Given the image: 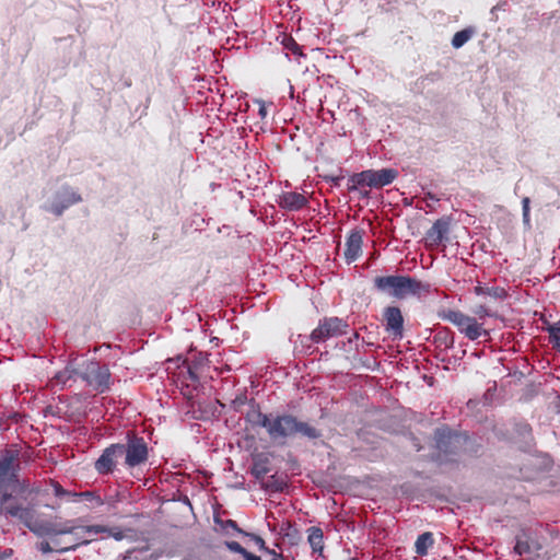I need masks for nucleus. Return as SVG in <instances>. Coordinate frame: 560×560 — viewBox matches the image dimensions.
<instances>
[{
	"label": "nucleus",
	"mask_w": 560,
	"mask_h": 560,
	"mask_svg": "<svg viewBox=\"0 0 560 560\" xmlns=\"http://www.w3.org/2000/svg\"><path fill=\"white\" fill-rule=\"evenodd\" d=\"M265 429L273 441H285L287 439L296 435L308 440H316L322 436V432L318 429L307 422L300 421L296 417L288 413H270Z\"/></svg>",
	"instance_id": "f257e3e1"
},
{
	"label": "nucleus",
	"mask_w": 560,
	"mask_h": 560,
	"mask_svg": "<svg viewBox=\"0 0 560 560\" xmlns=\"http://www.w3.org/2000/svg\"><path fill=\"white\" fill-rule=\"evenodd\" d=\"M374 287L377 291L402 300L409 295L421 296L429 293L430 284L409 276H385L374 279Z\"/></svg>",
	"instance_id": "f03ea898"
},
{
	"label": "nucleus",
	"mask_w": 560,
	"mask_h": 560,
	"mask_svg": "<svg viewBox=\"0 0 560 560\" xmlns=\"http://www.w3.org/2000/svg\"><path fill=\"white\" fill-rule=\"evenodd\" d=\"M398 176L395 168L366 170L355 173L348 179V190L357 191L361 198H369L370 191L363 187L383 188L392 184Z\"/></svg>",
	"instance_id": "7ed1b4c3"
},
{
	"label": "nucleus",
	"mask_w": 560,
	"mask_h": 560,
	"mask_svg": "<svg viewBox=\"0 0 560 560\" xmlns=\"http://www.w3.org/2000/svg\"><path fill=\"white\" fill-rule=\"evenodd\" d=\"M26 494L19 495L15 492H5L0 497V512L7 518L18 520L25 527L36 515V504L33 502H23L18 497L26 500Z\"/></svg>",
	"instance_id": "20e7f679"
},
{
	"label": "nucleus",
	"mask_w": 560,
	"mask_h": 560,
	"mask_svg": "<svg viewBox=\"0 0 560 560\" xmlns=\"http://www.w3.org/2000/svg\"><path fill=\"white\" fill-rule=\"evenodd\" d=\"M18 468L19 465L15 464L13 455H7L0 459V497L5 492H15L19 495L34 492L25 480H20Z\"/></svg>",
	"instance_id": "39448f33"
},
{
	"label": "nucleus",
	"mask_w": 560,
	"mask_h": 560,
	"mask_svg": "<svg viewBox=\"0 0 560 560\" xmlns=\"http://www.w3.org/2000/svg\"><path fill=\"white\" fill-rule=\"evenodd\" d=\"M125 440L126 441L124 443H119L124 465L131 469L147 463L149 458V448L144 439L133 432H127Z\"/></svg>",
	"instance_id": "423d86ee"
},
{
	"label": "nucleus",
	"mask_w": 560,
	"mask_h": 560,
	"mask_svg": "<svg viewBox=\"0 0 560 560\" xmlns=\"http://www.w3.org/2000/svg\"><path fill=\"white\" fill-rule=\"evenodd\" d=\"M83 382L100 394L109 392L113 384L109 368L96 360L86 359L85 368H83Z\"/></svg>",
	"instance_id": "0eeeda50"
},
{
	"label": "nucleus",
	"mask_w": 560,
	"mask_h": 560,
	"mask_svg": "<svg viewBox=\"0 0 560 560\" xmlns=\"http://www.w3.org/2000/svg\"><path fill=\"white\" fill-rule=\"evenodd\" d=\"M440 317L455 325L458 330L464 334L468 339L476 340L481 335H488V331L477 323L475 317L465 315L459 311L447 310L440 314Z\"/></svg>",
	"instance_id": "6e6552de"
},
{
	"label": "nucleus",
	"mask_w": 560,
	"mask_h": 560,
	"mask_svg": "<svg viewBox=\"0 0 560 560\" xmlns=\"http://www.w3.org/2000/svg\"><path fill=\"white\" fill-rule=\"evenodd\" d=\"M349 325L339 317H325L319 320L318 326L311 332V340L314 343H322L330 338L347 334Z\"/></svg>",
	"instance_id": "1a4fd4ad"
},
{
	"label": "nucleus",
	"mask_w": 560,
	"mask_h": 560,
	"mask_svg": "<svg viewBox=\"0 0 560 560\" xmlns=\"http://www.w3.org/2000/svg\"><path fill=\"white\" fill-rule=\"evenodd\" d=\"M435 447L444 455L456 454L467 442V436L452 432L447 428H438L434 432Z\"/></svg>",
	"instance_id": "9d476101"
},
{
	"label": "nucleus",
	"mask_w": 560,
	"mask_h": 560,
	"mask_svg": "<svg viewBox=\"0 0 560 560\" xmlns=\"http://www.w3.org/2000/svg\"><path fill=\"white\" fill-rule=\"evenodd\" d=\"M81 201V195L70 186L65 185L55 194L51 202L45 209L56 217H60L69 207Z\"/></svg>",
	"instance_id": "9b49d317"
},
{
	"label": "nucleus",
	"mask_w": 560,
	"mask_h": 560,
	"mask_svg": "<svg viewBox=\"0 0 560 560\" xmlns=\"http://www.w3.org/2000/svg\"><path fill=\"white\" fill-rule=\"evenodd\" d=\"M120 458H122L120 444H110L103 451L94 467L98 474L108 475L115 470Z\"/></svg>",
	"instance_id": "f8f14e48"
},
{
	"label": "nucleus",
	"mask_w": 560,
	"mask_h": 560,
	"mask_svg": "<svg viewBox=\"0 0 560 560\" xmlns=\"http://www.w3.org/2000/svg\"><path fill=\"white\" fill-rule=\"evenodd\" d=\"M384 320L386 330L390 332L394 339H401L404 336V317L397 306H387L384 310Z\"/></svg>",
	"instance_id": "ddd939ff"
},
{
	"label": "nucleus",
	"mask_w": 560,
	"mask_h": 560,
	"mask_svg": "<svg viewBox=\"0 0 560 560\" xmlns=\"http://www.w3.org/2000/svg\"><path fill=\"white\" fill-rule=\"evenodd\" d=\"M363 232L353 230L347 237L345 258L348 264L355 261L362 253Z\"/></svg>",
	"instance_id": "4468645a"
},
{
	"label": "nucleus",
	"mask_w": 560,
	"mask_h": 560,
	"mask_svg": "<svg viewBox=\"0 0 560 560\" xmlns=\"http://www.w3.org/2000/svg\"><path fill=\"white\" fill-rule=\"evenodd\" d=\"M450 231V223L445 219L436 220L427 232V240L431 245H439L446 238Z\"/></svg>",
	"instance_id": "2eb2a0df"
},
{
	"label": "nucleus",
	"mask_w": 560,
	"mask_h": 560,
	"mask_svg": "<svg viewBox=\"0 0 560 560\" xmlns=\"http://www.w3.org/2000/svg\"><path fill=\"white\" fill-rule=\"evenodd\" d=\"M307 203V199L304 195L289 191L280 196L279 205L281 208L289 211H298Z\"/></svg>",
	"instance_id": "dca6fc26"
},
{
	"label": "nucleus",
	"mask_w": 560,
	"mask_h": 560,
	"mask_svg": "<svg viewBox=\"0 0 560 560\" xmlns=\"http://www.w3.org/2000/svg\"><path fill=\"white\" fill-rule=\"evenodd\" d=\"M55 525L56 523L45 520H38L35 515L27 525V528L37 537H55Z\"/></svg>",
	"instance_id": "f3484780"
},
{
	"label": "nucleus",
	"mask_w": 560,
	"mask_h": 560,
	"mask_svg": "<svg viewBox=\"0 0 560 560\" xmlns=\"http://www.w3.org/2000/svg\"><path fill=\"white\" fill-rule=\"evenodd\" d=\"M515 435L513 439L515 442L520 443L522 446H529L533 440L532 438V428L526 422H517L514 424Z\"/></svg>",
	"instance_id": "a211bd4d"
},
{
	"label": "nucleus",
	"mask_w": 560,
	"mask_h": 560,
	"mask_svg": "<svg viewBox=\"0 0 560 560\" xmlns=\"http://www.w3.org/2000/svg\"><path fill=\"white\" fill-rule=\"evenodd\" d=\"M476 33L477 31L474 26H467L464 30L456 32L452 38V46L455 49L462 48L476 35Z\"/></svg>",
	"instance_id": "6ab92c4d"
},
{
	"label": "nucleus",
	"mask_w": 560,
	"mask_h": 560,
	"mask_svg": "<svg viewBox=\"0 0 560 560\" xmlns=\"http://www.w3.org/2000/svg\"><path fill=\"white\" fill-rule=\"evenodd\" d=\"M434 539L433 535L430 532H425L418 536L415 542V551L419 556H425L428 553V549L433 545Z\"/></svg>",
	"instance_id": "aec40b11"
},
{
	"label": "nucleus",
	"mask_w": 560,
	"mask_h": 560,
	"mask_svg": "<svg viewBox=\"0 0 560 560\" xmlns=\"http://www.w3.org/2000/svg\"><path fill=\"white\" fill-rule=\"evenodd\" d=\"M474 291L477 295H488L497 300L506 298V291L500 287L477 285Z\"/></svg>",
	"instance_id": "412c9836"
},
{
	"label": "nucleus",
	"mask_w": 560,
	"mask_h": 560,
	"mask_svg": "<svg viewBox=\"0 0 560 560\" xmlns=\"http://www.w3.org/2000/svg\"><path fill=\"white\" fill-rule=\"evenodd\" d=\"M72 538L69 541V545H66L65 547L56 548V552L58 553H65L70 550H74L77 547L81 545H88L90 544V539H86V533H79V534H71Z\"/></svg>",
	"instance_id": "4be33fe9"
},
{
	"label": "nucleus",
	"mask_w": 560,
	"mask_h": 560,
	"mask_svg": "<svg viewBox=\"0 0 560 560\" xmlns=\"http://www.w3.org/2000/svg\"><path fill=\"white\" fill-rule=\"evenodd\" d=\"M308 542L313 549L314 552H322L324 545H323V530L319 527H311L308 528Z\"/></svg>",
	"instance_id": "5701e85b"
},
{
	"label": "nucleus",
	"mask_w": 560,
	"mask_h": 560,
	"mask_svg": "<svg viewBox=\"0 0 560 560\" xmlns=\"http://www.w3.org/2000/svg\"><path fill=\"white\" fill-rule=\"evenodd\" d=\"M546 330L549 334V342L558 352H560V320L553 324H548Z\"/></svg>",
	"instance_id": "b1692460"
},
{
	"label": "nucleus",
	"mask_w": 560,
	"mask_h": 560,
	"mask_svg": "<svg viewBox=\"0 0 560 560\" xmlns=\"http://www.w3.org/2000/svg\"><path fill=\"white\" fill-rule=\"evenodd\" d=\"M270 413H262L259 409L254 408L250 412L247 413V420L254 425H258L261 428L267 427V422L269 420Z\"/></svg>",
	"instance_id": "393cba45"
},
{
	"label": "nucleus",
	"mask_w": 560,
	"mask_h": 560,
	"mask_svg": "<svg viewBox=\"0 0 560 560\" xmlns=\"http://www.w3.org/2000/svg\"><path fill=\"white\" fill-rule=\"evenodd\" d=\"M534 549H538V546L528 539H523L522 537H517L516 544L514 546L515 553L523 556L526 553H532Z\"/></svg>",
	"instance_id": "a878e982"
},
{
	"label": "nucleus",
	"mask_w": 560,
	"mask_h": 560,
	"mask_svg": "<svg viewBox=\"0 0 560 560\" xmlns=\"http://www.w3.org/2000/svg\"><path fill=\"white\" fill-rule=\"evenodd\" d=\"M82 499L91 503V508L101 506L104 504V501L102 498L94 491H84V492H77V495L73 498V500Z\"/></svg>",
	"instance_id": "bb28decb"
},
{
	"label": "nucleus",
	"mask_w": 560,
	"mask_h": 560,
	"mask_svg": "<svg viewBox=\"0 0 560 560\" xmlns=\"http://www.w3.org/2000/svg\"><path fill=\"white\" fill-rule=\"evenodd\" d=\"M72 521H67L63 524L55 525V537L61 535H71L81 533V526L71 525Z\"/></svg>",
	"instance_id": "cd10ccee"
},
{
	"label": "nucleus",
	"mask_w": 560,
	"mask_h": 560,
	"mask_svg": "<svg viewBox=\"0 0 560 560\" xmlns=\"http://www.w3.org/2000/svg\"><path fill=\"white\" fill-rule=\"evenodd\" d=\"M71 371L72 381L81 380L83 382V368H85V360L77 361L72 360L68 362Z\"/></svg>",
	"instance_id": "c85d7f7f"
},
{
	"label": "nucleus",
	"mask_w": 560,
	"mask_h": 560,
	"mask_svg": "<svg viewBox=\"0 0 560 560\" xmlns=\"http://www.w3.org/2000/svg\"><path fill=\"white\" fill-rule=\"evenodd\" d=\"M270 469L267 466V460H256L252 468V474L255 476L256 479H262Z\"/></svg>",
	"instance_id": "c756f323"
},
{
	"label": "nucleus",
	"mask_w": 560,
	"mask_h": 560,
	"mask_svg": "<svg viewBox=\"0 0 560 560\" xmlns=\"http://www.w3.org/2000/svg\"><path fill=\"white\" fill-rule=\"evenodd\" d=\"M529 205H530V199L528 197H524L522 199V217H523V224L528 230L532 228L530 217H529V211H530Z\"/></svg>",
	"instance_id": "7c9ffc66"
},
{
	"label": "nucleus",
	"mask_w": 560,
	"mask_h": 560,
	"mask_svg": "<svg viewBox=\"0 0 560 560\" xmlns=\"http://www.w3.org/2000/svg\"><path fill=\"white\" fill-rule=\"evenodd\" d=\"M50 485L52 487L54 494L58 498H68L73 500V498L77 495V492H71L63 489L61 485L56 481H50Z\"/></svg>",
	"instance_id": "2f4dec72"
},
{
	"label": "nucleus",
	"mask_w": 560,
	"mask_h": 560,
	"mask_svg": "<svg viewBox=\"0 0 560 560\" xmlns=\"http://www.w3.org/2000/svg\"><path fill=\"white\" fill-rule=\"evenodd\" d=\"M81 533H86V535L92 536V535H98V534H104V533L109 534L110 529L103 525H88V526H81Z\"/></svg>",
	"instance_id": "473e14b6"
},
{
	"label": "nucleus",
	"mask_w": 560,
	"mask_h": 560,
	"mask_svg": "<svg viewBox=\"0 0 560 560\" xmlns=\"http://www.w3.org/2000/svg\"><path fill=\"white\" fill-rule=\"evenodd\" d=\"M55 381L57 384L67 385L69 382L72 381L71 371L69 369V364L66 365V368L62 371H59L55 375Z\"/></svg>",
	"instance_id": "72a5a7b5"
},
{
	"label": "nucleus",
	"mask_w": 560,
	"mask_h": 560,
	"mask_svg": "<svg viewBox=\"0 0 560 560\" xmlns=\"http://www.w3.org/2000/svg\"><path fill=\"white\" fill-rule=\"evenodd\" d=\"M283 481H279L275 479V476L271 477V480L267 481L264 485V488L271 491H282L283 489Z\"/></svg>",
	"instance_id": "f704fd0d"
},
{
	"label": "nucleus",
	"mask_w": 560,
	"mask_h": 560,
	"mask_svg": "<svg viewBox=\"0 0 560 560\" xmlns=\"http://www.w3.org/2000/svg\"><path fill=\"white\" fill-rule=\"evenodd\" d=\"M225 546L230 551L240 553L243 557L247 553V550L243 548L237 541H225Z\"/></svg>",
	"instance_id": "c9c22d12"
},
{
	"label": "nucleus",
	"mask_w": 560,
	"mask_h": 560,
	"mask_svg": "<svg viewBox=\"0 0 560 560\" xmlns=\"http://www.w3.org/2000/svg\"><path fill=\"white\" fill-rule=\"evenodd\" d=\"M244 536L249 537L257 545L259 550H261V551L262 550H267V546L265 544V540L260 536H258L256 534H253V533H247V532L244 533Z\"/></svg>",
	"instance_id": "e433bc0d"
},
{
	"label": "nucleus",
	"mask_w": 560,
	"mask_h": 560,
	"mask_svg": "<svg viewBox=\"0 0 560 560\" xmlns=\"http://www.w3.org/2000/svg\"><path fill=\"white\" fill-rule=\"evenodd\" d=\"M35 547L38 551L43 553H50L54 551L56 552V548H52L51 544L46 540L38 541Z\"/></svg>",
	"instance_id": "4c0bfd02"
},
{
	"label": "nucleus",
	"mask_w": 560,
	"mask_h": 560,
	"mask_svg": "<svg viewBox=\"0 0 560 560\" xmlns=\"http://www.w3.org/2000/svg\"><path fill=\"white\" fill-rule=\"evenodd\" d=\"M221 525H222V528L223 529H233L242 535H244V533H246L245 530L241 529L237 525V523L233 520H226V521H223V522H220Z\"/></svg>",
	"instance_id": "58836bf2"
},
{
	"label": "nucleus",
	"mask_w": 560,
	"mask_h": 560,
	"mask_svg": "<svg viewBox=\"0 0 560 560\" xmlns=\"http://www.w3.org/2000/svg\"><path fill=\"white\" fill-rule=\"evenodd\" d=\"M474 313L479 317L492 316L493 314L483 305H479L474 310Z\"/></svg>",
	"instance_id": "ea45409f"
},
{
	"label": "nucleus",
	"mask_w": 560,
	"mask_h": 560,
	"mask_svg": "<svg viewBox=\"0 0 560 560\" xmlns=\"http://www.w3.org/2000/svg\"><path fill=\"white\" fill-rule=\"evenodd\" d=\"M295 342H300L303 347L310 348V342H312L311 335H299L298 340Z\"/></svg>",
	"instance_id": "a19ab883"
},
{
	"label": "nucleus",
	"mask_w": 560,
	"mask_h": 560,
	"mask_svg": "<svg viewBox=\"0 0 560 560\" xmlns=\"http://www.w3.org/2000/svg\"><path fill=\"white\" fill-rule=\"evenodd\" d=\"M285 46H287L290 50H292L293 52H296V51L299 50V46H298V44L294 42V39H293V38H290V39L288 40V43L285 44Z\"/></svg>",
	"instance_id": "79ce46f5"
},
{
	"label": "nucleus",
	"mask_w": 560,
	"mask_h": 560,
	"mask_svg": "<svg viewBox=\"0 0 560 560\" xmlns=\"http://www.w3.org/2000/svg\"><path fill=\"white\" fill-rule=\"evenodd\" d=\"M264 551H265L266 553H268V555L272 556V559H273V558H277V559H279V560H283V559H282V556H281V555H279V553H277L273 549H270V548H268V547H267V550H264Z\"/></svg>",
	"instance_id": "37998d69"
},
{
	"label": "nucleus",
	"mask_w": 560,
	"mask_h": 560,
	"mask_svg": "<svg viewBox=\"0 0 560 560\" xmlns=\"http://www.w3.org/2000/svg\"><path fill=\"white\" fill-rule=\"evenodd\" d=\"M243 558L245 560H261L260 557L255 556V555L250 553L249 551H247V553Z\"/></svg>",
	"instance_id": "c03bdc74"
},
{
	"label": "nucleus",
	"mask_w": 560,
	"mask_h": 560,
	"mask_svg": "<svg viewBox=\"0 0 560 560\" xmlns=\"http://www.w3.org/2000/svg\"><path fill=\"white\" fill-rule=\"evenodd\" d=\"M51 544L54 545L52 548H60V547H62L61 546V541H60V539H58V537H51Z\"/></svg>",
	"instance_id": "a18cd8bd"
},
{
	"label": "nucleus",
	"mask_w": 560,
	"mask_h": 560,
	"mask_svg": "<svg viewBox=\"0 0 560 560\" xmlns=\"http://www.w3.org/2000/svg\"><path fill=\"white\" fill-rule=\"evenodd\" d=\"M266 114H267L266 107H265V106H261V107L259 108V115H260L261 117H265V116H266Z\"/></svg>",
	"instance_id": "49530a36"
},
{
	"label": "nucleus",
	"mask_w": 560,
	"mask_h": 560,
	"mask_svg": "<svg viewBox=\"0 0 560 560\" xmlns=\"http://www.w3.org/2000/svg\"><path fill=\"white\" fill-rule=\"evenodd\" d=\"M122 560H139L137 557H133L131 555H127L122 558Z\"/></svg>",
	"instance_id": "de8ad7c7"
},
{
	"label": "nucleus",
	"mask_w": 560,
	"mask_h": 560,
	"mask_svg": "<svg viewBox=\"0 0 560 560\" xmlns=\"http://www.w3.org/2000/svg\"><path fill=\"white\" fill-rule=\"evenodd\" d=\"M427 198H429V199H431V200H435V201H438V200H439V198L434 197L431 192H428V194H427Z\"/></svg>",
	"instance_id": "09e8293b"
},
{
	"label": "nucleus",
	"mask_w": 560,
	"mask_h": 560,
	"mask_svg": "<svg viewBox=\"0 0 560 560\" xmlns=\"http://www.w3.org/2000/svg\"><path fill=\"white\" fill-rule=\"evenodd\" d=\"M188 372H189V375H190L191 380H196L197 378L196 374L191 370H189Z\"/></svg>",
	"instance_id": "8fccbe9b"
},
{
	"label": "nucleus",
	"mask_w": 560,
	"mask_h": 560,
	"mask_svg": "<svg viewBox=\"0 0 560 560\" xmlns=\"http://www.w3.org/2000/svg\"><path fill=\"white\" fill-rule=\"evenodd\" d=\"M115 537H116V539H120V538H121V535H120V534H118V535H117V536H115Z\"/></svg>",
	"instance_id": "3c124183"
},
{
	"label": "nucleus",
	"mask_w": 560,
	"mask_h": 560,
	"mask_svg": "<svg viewBox=\"0 0 560 560\" xmlns=\"http://www.w3.org/2000/svg\"><path fill=\"white\" fill-rule=\"evenodd\" d=\"M271 560H279V559H277V558H273V559H271Z\"/></svg>",
	"instance_id": "603ef678"
},
{
	"label": "nucleus",
	"mask_w": 560,
	"mask_h": 560,
	"mask_svg": "<svg viewBox=\"0 0 560 560\" xmlns=\"http://www.w3.org/2000/svg\"><path fill=\"white\" fill-rule=\"evenodd\" d=\"M351 560H357V559H351Z\"/></svg>",
	"instance_id": "864d4df0"
}]
</instances>
